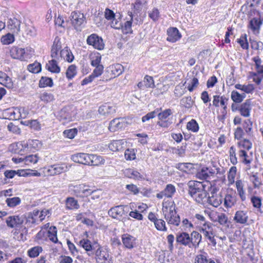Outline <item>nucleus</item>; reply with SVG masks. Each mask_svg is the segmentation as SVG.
Returning <instances> with one entry per match:
<instances>
[{
    "label": "nucleus",
    "instance_id": "1",
    "mask_svg": "<svg viewBox=\"0 0 263 263\" xmlns=\"http://www.w3.org/2000/svg\"><path fill=\"white\" fill-rule=\"evenodd\" d=\"M187 185L189 186L188 192L191 196L198 203L204 204L206 201L208 193L205 190V185L202 182L191 180Z\"/></svg>",
    "mask_w": 263,
    "mask_h": 263
},
{
    "label": "nucleus",
    "instance_id": "2",
    "mask_svg": "<svg viewBox=\"0 0 263 263\" xmlns=\"http://www.w3.org/2000/svg\"><path fill=\"white\" fill-rule=\"evenodd\" d=\"M162 212L164 218L169 224L178 226L180 218L176 210V205L174 202H163Z\"/></svg>",
    "mask_w": 263,
    "mask_h": 263
},
{
    "label": "nucleus",
    "instance_id": "3",
    "mask_svg": "<svg viewBox=\"0 0 263 263\" xmlns=\"http://www.w3.org/2000/svg\"><path fill=\"white\" fill-rule=\"evenodd\" d=\"M41 145V142L37 140H28L26 144L24 145L21 143H17L11 144L10 146V149L15 153H19L17 151V148H19L20 146L22 147L33 148L34 149H37L39 148Z\"/></svg>",
    "mask_w": 263,
    "mask_h": 263
},
{
    "label": "nucleus",
    "instance_id": "4",
    "mask_svg": "<svg viewBox=\"0 0 263 263\" xmlns=\"http://www.w3.org/2000/svg\"><path fill=\"white\" fill-rule=\"evenodd\" d=\"M87 43L91 45L94 48L101 50L104 48V43L102 37L96 34H91L87 39Z\"/></svg>",
    "mask_w": 263,
    "mask_h": 263
},
{
    "label": "nucleus",
    "instance_id": "5",
    "mask_svg": "<svg viewBox=\"0 0 263 263\" xmlns=\"http://www.w3.org/2000/svg\"><path fill=\"white\" fill-rule=\"evenodd\" d=\"M84 20L85 18L83 13L79 12H72L71 13V23L77 31L81 30V26L83 24Z\"/></svg>",
    "mask_w": 263,
    "mask_h": 263
},
{
    "label": "nucleus",
    "instance_id": "6",
    "mask_svg": "<svg viewBox=\"0 0 263 263\" xmlns=\"http://www.w3.org/2000/svg\"><path fill=\"white\" fill-rule=\"evenodd\" d=\"M10 55L13 59L25 61L28 58L25 49L16 46L12 47L10 49Z\"/></svg>",
    "mask_w": 263,
    "mask_h": 263
},
{
    "label": "nucleus",
    "instance_id": "7",
    "mask_svg": "<svg viewBox=\"0 0 263 263\" xmlns=\"http://www.w3.org/2000/svg\"><path fill=\"white\" fill-rule=\"evenodd\" d=\"M23 215L9 216L6 221L7 225L11 228L19 227L23 225Z\"/></svg>",
    "mask_w": 263,
    "mask_h": 263
},
{
    "label": "nucleus",
    "instance_id": "8",
    "mask_svg": "<svg viewBox=\"0 0 263 263\" xmlns=\"http://www.w3.org/2000/svg\"><path fill=\"white\" fill-rule=\"evenodd\" d=\"M21 23L18 17H10L8 20L7 27L12 33H17L20 30Z\"/></svg>",
    "mask_w": 263,
    "mask_h": 263
},
{
    "label": "nucleus",
    "instance_id": "9",
    "mask_svg": "<svg viewBox=\"0 0 263 263\" xmlns=\"http://www.w3.org/2000/svg\"><path fill=\"white\" fill-rule=\"evenodd\" d=\"M211 196H209L206 199V201L215 208L219 206L223 200L222 196L220 194H217L214 189L211 192Z\"/></svg>",
    "mask_w": 263,
    "mask_h": 263
},
{
    "label": "nucleus",
    "instance_id": "10",
    "mask_svg": "<svg viewBox=\"0 0 263 263\" xmlns=\"http://www.w3.org/2000/svg\"><path fill=\"white\" fill-rule=\"evenodd\" d=\"M96 246V247H98V248L95 252V259L97 263L109 262L108 259L109 257L108 253L106 251L101 249V248L97 243Z\"/></svg>",
    "mask_w": 263,
    "mask_h": 263
},
{
    "label": "nucleus",
    "instance_id": "11",
    "mask_svg": "<svg viewBox=\"0 0 263 263\" xmlns=\"http://www.w3.org/2000/svg\"><path fill=\"white\" fill-rule=\"evenodd\" d=\"M175 193V186L172 184H168L162 191L156 194V197L159 199H162L164 197L172 198Z\"/></svg>",
    "mask_w": 263,
    "mask_h": 263
},
{
    "label": "nucleus",
    "instance_id": "12",
    "mask_svg": "<svg viewBox=\"0 0 263 263\" xmlns=\"http://www.w3.org/2000/svg\"><path fill=\"white\" fill-rule=\"evenodd\" d=\"M126 124L125 118H117L110 121L108 128L111 132H115L117 129L124 127Z\"/></svg>",
    "mask_w": 263,
    "mask_h": 263
},
{
    "label": "nucleus",
    "instance_id": "13",
    "mask_svg": "<svg viewBox=\"0 0 263 263\" xmlns=\"http://www.w3.org/2000/svg\"><path fill=\"white\" fill-rule=\"evenodd\" d=\"M123 71V66L120 64L110 65L106 69V72L110 74L111 78H115L120 76Z\"/></svg>",
    "mask_w": 263,
    "mask_h": 263
},
{
    "label": "nucleus",
    "instance_id": "14",
    "mask_svg": "<svg viewBox=\"0 0 263 263\" xmlns=\"http://www.w3.org/2000/svg\"><path fill=\"white\" fill-rule=\"evenodd\" d=\"M68 167L65 164H54L51 165L48 170L50 175H56L65 172L68 170Z\"/></svg>",
    "mask_w": 263,
    "mask_h": 263
},
{
    "label": "nucleus",
    "instance_id": "15",
    "mask_svg": "<svg viewBox=\"0 0 263 263\" xmlns=\"http://www.w3.org/2000/svg\"><path fill=\"white\" fill-rule=\"evenodd\" d=\"M167 37L166 40L167 41L172 43L176 42L181 37V35L177 28H170L167 31Z\"/></svg>",
    "mask_w": 263,
    "mask_h": 263
},
{
    "label": "nucleus",
    "instance_id": "16",
    "mask_svg": "<svg viewBox=\"0 0 263 263\" xmlns=\"http://www.w3.org/2000/svg\"><path fill=\"white\" fill-rule=\"evenodd\" d=\"M176 241L179 245L191 248L190 236L186 232L178 233L176 236Z\"/></svg>",
    "mask_w": 263,
    "mask_h": 263
},
{
    "label": "nucleus",
    "instance_id": "17",
    "mask_svg": "<svg viewBox=\"0 0 263 263\" xmlns=\"http://www.w3.org/2000/svg\"><path fill=\"white\" fill-rule=\"evenodd\" d=\"M89 155L85 153H78L71 156V160L76 163L88 165Z\"/></svg>",
    "mask_w": 263,
    "mask_h": 263
},
{
    "label": "nucleus",
    "instance_id": "18",
    "mask_svg": "<svg viewBox=\"0 0 263 263\" xmlns=\"http://www.w3.org/2000/svg\"><path fill=\"white\" fill-rule=\"evenodd\" d=\"M229 99L224 96H214L213 97V105L216 107L221 106L225 110L227 108Z\"/></svg>",
    "mask_w": 263,
    "mask_h": 263
},
{
    "label": "nucleus",
    "instance_id": "19",
    "mask_svg": "<svg viewBox=\"0 0 263 263\" xmlns=\"http://www.w3.org/2000/svg\"><path fill=\"white\" fill-rule=\"evenodd\" d=\"M202 236L199 233L195 231H193L190 236L191 248H198Z\"/></svg>",
    "mask_w": 263,
    "mask_h": 263
},
{
    "label": "nucleus",
    "instance_id": "20",
    "mask_svg": "<svg viewBox=\"0 0 263 263\" xmlns=\"http://www.w3.org/2000/svg\"><path fill=\"white\" fill-rule=\"evenodd\" d=\"M62 45L60 39L57 37L55 38L51 49V57L52 58H58L59 52L61 50Z\"/></svg>",
    "mask_w": 263,
    "mask_h": 263
},
{
    "label": "nucleus",
    "instance_id": "21",
    "mask_svg": "<svg viewBox=\"0 0 263 263\" xmlns=\"http://www.w3.org/2000/svg\"><path fill=\"white\" fill-rule=\"evenodd\" d=\"M123 244L127 249H132L136 243V238L128 234H124L122 236Z\"/></svg>",
    "mask_w": 263,
    "mask_h": 263
},
{
    "label": "nucleus",
    "instance_id": "22",
    "mask_svg": "<svg viewBox=\"0 0 263 263\" xmlns=\"http://www.w3.org/2000/svg\"><path fill=\"white\" fill-rule=\"evenodd\" d=\"M234 220L240 224H245L248 220V216L247 212L244 211H238L236 212Z\"/></svg>",
    "mask_w": 263,
    "mask_h": 263
},
{
    "label": "nucleus",
    "instance_id": "23",
    "mask_svg": "<svg viewBox=\"0 0 263 263\" xmlns=\"http://www.w3.org/2000/svg\"><path fill=\"white\" fill-rule=\"evenodd\" d=\"M0 84L9 89L13 87V83L11 79L2 71H0Z\"/></svg>",
    "mask_w": 263,
    "mask_h": 263
},
{
    "label": "nucleus",
    "instance_id": "24",
    "mask_svg": "<svg viewBox=\"0 0 263 263\" xmlns=\"http://www.w3.org/2000/svg\"><path fill=\"white\" fill-rule=\"evenodd\" d=\"M262 22L263 18L261 19V16L259 15V18L254 17L250 20L249 26L253 32H258L262 24Z\"/></svg>",
    "mask_w": 263,
    "mask_h": 263
},
{
    "label": "nucleus",
    "instance_id": "25",
    "mask_svg": "<svg viewBox=\"0 0 263 263\" xmlns=\"http://www.w3.org/2000/svg\"><path fill=\"white\" fill-rule=\"evenodd\" d=\"M158 260L161 263H174L173 255L168 252L162 251L159 253Z\"/></svg>",
    "mask_w": 263,
    "mask_h": 263
},
{
    "label": "nucleus",
    "instance_id": "26",
    "mask_svg": "<svg viewBox=\"0 0 263 263\" xmlns=\"http://www.w3.org/2000/svg\"><path fill=\"white\" fill-rule=\"evenodd\" d=\"M108 215L114 218H117L118 216H122L124 214L123 205H118L111 208L108 211Z\"/></svg>",
    "mask_w": 263,
    "mask_h": 263
},
{
    "label": "nucleus",
    "instance_id": "27",
    "mask_svg": "<svg viewBox=\"0 0 263 263\" xmlns=\"http://www.w3.org/2000/svg\"><path fill=\"white\" fill-rule=\"evenodd\" d=\"M89 161L88 164L89 165L98 166L104 163V159L100 156L94 154L89 155Z\"/></svg>",
    "mask_w": 263,
    "mask_h": 263
},
{
    "label": "nucleus",
    "instance_id": "28",
    "mask_svg": "<svg viewBox=\"0 0 263 263\" xmlns=\"http://www.w3.org/2000/svg\"><path fill=\"white\" fill-rule=\"evenodd\" d=\"M56 60L54 59L49 61L46 65V68L53 73H59L60 72V67L58 65Z\"/></svg>",
    "mask_w": 263,
    "mask_h": 263
},
{
    "label": "nucleus",
    "instance_id": "29",
    "mask_svg": "<svg viewBox=\"0 0 263 263\" xmlns=\"http://www.w3.org/2000/svg\"><path fill=\"white\" fill-rule=\"evenodd\" d=\"M98 111L100 115H111L115 112V109L114 107L105 104L99 107Z\"/></svg>",
    "mask_w": 263,
    "mask_h": 263
},
{
    "label": "nucleus",
    "instance_id": "30",
    "mask_svg": "<svg viewBox=\"0 0 263 263\" xmlns=\"http://www.w3.org/2000/svg\"><path fill=\"white\" fill-rule=\"evenodd\" d=\"M23 225L27 227H31L35 222V218H33L31 212L23 214Z\"/></svg>",
    "mask_w": 263,
    "mask_h": 263
},
{
    "label": "nucleus",
    "instance_id": "31",
    "mask_svg": "<svg viewBox=\"0 0 263 263\" xmlns=\"http://www.w3.org/2000/svg\"><path fill=\"white\" fill-rule=\"evenodd\" d=\"M24 109L21 107H11L3 111V114L5 115H22L24 114Z\"/></svg>",
    "mask_w": 263,
    "mask_h": 263
},
{
    "label": "nucleus",
    "instance_id": "32",
    "mask_svg": "<svg viewBox=\"0 0 263 263\" xmlns=\"http://www.w3.org/2000/svg\"><path fill=\"white\" fill-rule=\"evenodd\" d=\"M128 15L130 17V20L127 21L125 22L124 25H122L121 29L125 33H128L132 32V21L133 20V15L132 12H128Z\"/></svg>",
    "mask_w": 263,
    "mask_h": 263
},
{
    "label": "nucleus",
    "instance_id": "33",
    "mask_svg": "<svg viewBox=\"0 0 263 263\" xmlns=\"http://www.w3.org/2000/svg\"><path fill=\"white\" fill-rule=\"evenodd\" d=\"M251 109V102L247 100L241 104L240 108V112L241 115H250V111Z\"/></svg>",
    "mask_w": 263,
    "mask_h": 263
},
{
    "label": "nucleus",
    "instance_id": "34",
    "mask_svg": "<svg viewBox=\"0 0 263 263\" xmlns=\"http://www.w3.org/2000/svg\"><path fill=\"white\" fill-rule=\"evenodd\" d=\"M42 251L43 248L42 247L35 246L28 250L27 254L30 258H35L37 257Z\"/></svg>",
    "mask_w": 263,
    "mask_h": 263
},
{
    "label": "nucleus",
    "instance_id": "35",
    "mask_svg": "<svg viewBox=\"0 0 263 263\" xmlns=\"http://www.w3.org/2000/svg\"><path fill=\"white\" fill-rule=\"evenodd\" d=\"M66 208L69 210L78 209L80 205L78 202L73 197H68L66 201Z\"/></svg>",
    "mask_w": 263,
    "mask_h": 263
},
{
    "label": "nucleus",
    "instance_id": "36",
    "mask_svg": "<svg viewBox=\"0 0 263 263\" xmlns=\"http://www.w3.org/2000/svg\"><path fill=\"white\" fill-rule=\"evenodd\" d=\"M245 93H240L236 90H233L231 92V99L235 103H240L246 98Z\"/></svg>",
    "mask_w": 263,
    "mask_h": 263
},
{
    "label": "nucleus",
    "instance_id": "37",
    "mask_svg": "<svg viewBox=\"0 0 263 263\" xmlns=\"http://www.w3.org/2000/svg\"><path fill=\"white\" fill-rule=\"evenodd\" d=\"M173 114V112L171 109H166L162 111L161 108H157L146 115H171Z\"/></svg>",
    "mask_w": 263,
    "mask_h": 263
},
{
    "label": "nucleus",
    "instance_id": "38",
    "mask_svg": "<svg viewBox=\"0 0 263 263\" xmlns=\"http://www.w3.org/2000/svg\"><path fill=\"white\" fill-rule=\"evenodd\" d=\"M236 200L235 196L230 194H227L225 196L224 200V205L227 208H231L236 203Z\"/></svg>",
    "mask_w": 263,
    "mask_h": 263
},
{
    "label": "nucleus",
    "instance_id": "39",
    "mask_svg": "<svg viewBox=\"0 0 263 263\" xmlns=\"http://www.w3.org/2000/svg\"><path fill=\"white\" fill-rule=\"evenodd\" d=\"M80 246L87 252H90L95 249V247L91 245V242L88 239H83L80 241Z\"/></svg>",
    "mask_w": 263,
    "mask_h": 263
},
{
    "label": "nucleus",
    "instance_id": "40",
    "mask_svg": "<svg viewBox=\"0 0 263 263\" xmlns=\"http://www.w3.org/2000/svg\"><path fill=\"white\" fill-rule=\"evenodd\" d=\"M236 186L238 195L242 201H245L246 199L245 193L243 190V185L241 180H238L236 182Z\"/></svg>",
    "mask_w": 263,
    "mask_h": 263
},
{
    "label": "nucleus",
    "instance_id": "41",
    "mask_svg": "<svg viewBox=\"0 0 263 263\" xmlns=\"http://www.w3.org/2000/svg\"><path fill=\"white\" fill-rule=\"evenodd\" d=\"M53 85L52 79L46 77H42L39 82L40 87H45L47 86L52 87Z\"/></svg>",
    "mask_w": 263,
    "mask_h": 263
},
{
    "label": "nucleus",
    "instance_id": "42",
    "mask_svg": "<svg viewBox=\"0 0 263 263\" xmlns=\"http://www.w3.org/2000/svg\"><path fill=\"white\" fill-rule=\"evenodd\" d=\"M126 173L128 177L130 178L137 180H141L144 179L143 175L140 174V173L137 171H134L132 169H129L127 170Z\"/></svg>",
    "mask_w": 263,
    "mask_h": 263
},
{
    "label": "nucleus",
    "instance_id": "43",
    "mask_svg": "<svg viewBox=\"0 0 263 263\" xmlns=\"http://www.w3.org/2000/svg\"><path fill=\"white\" fill-rule=\"evenodd\" d=\"M28 70L33 73H37L41 71V64L38 62H34L29 64L27 67Z\"/></svg>",
    "mask_w": 263,
    "mask_h": 263
},
{
    "label": "nucleus",
    "instance_id": "44",
    "mask_svg": "<svg viewBox=\"0 0 263 263\" xmlns=\"http://www.w3.org/2000/svg\"><path fill=\"white\" fill-rule=\"evenodd\" d=\"M1 42L4 45H9L14 41V36L13 34L8 33L3 35L1 39Z\"/></svg>",
    "mask_w": 263,
    "mask_h": 263
},
{
    "label": "nucleus",
    "instance_id": "45",
    "mask_svg": "<svg viewBox=\"0 0 263 263\" xmlns=\"http://www.w3.org/2000/svg\"><path fill=\"white\" fill-rule=\"evenodd\" d=\"M77 74V67L75 65H70L66 71V75L68 79L71 80Z\"/></svg>",
    "mask_w": 263,
    "mask_h": 263
},
{
    "label": "nucleus",
    "instance_id": "46",
    "mask_svg": "<svg viewBox=\"0 0 263 263\" xmlns=\"http://www.w3.org/2000/svg\"><path fill=\"white\" fill-rule=\"evenodd\" d=\"M212 224L211 223H207L205 226H202L200 230V232H202L205 237H208L213 233L212 232Z\"/></svg>",
    "mask_w": 263,
    "mask_h": 263
},
{
    "label": "nucleus",
    "instance_id": "47",
    "mask_svg": "<svg viewBox=\"0 0 263 263\" xmlns=\"http://www.w3.org/2000/svg\"><path fill=\"white\" fill-rule=\"evenodd\" d=\"M21 199L18 197L8 198L6 199V202L7 205L10 208H13L21 203Z\"/></svg>",
    "mask_w": 263,
    "mask_h": 263
},
{
    "label": "nucleus",
    "instance_id": "48",
    "mask_svg": "<svg viewBox=\"0 0 263 263\" xmlns=\"http://www.w3.org/2000/svg\"><path fill=\"white\" fill-rule=\"evenodd\" d=\"M123 140H115L108 145L109 149L114 152L118 151L121 148V145L123 143Z\"/></svg>",
    "mask_w": 263,
    "mask_h": 263
},
{
    "label": "nucleus",
    "instance_id": "49",
    "mask_svg": "<svg viewBox=\"0 0 263 263\" xmlns=\"http://www.w3.org/2000/svg\"><path fill=\"white\" fill-rule=\"evenodd\" d=\"M86 186L84 184H78L73 186V191L75 195L77 196L82 197V194Z\"/></svg>",
    "mask_w": 263,
    "mask_h": 263
},
{
    "label": "nucleus",
    "instance_id": "50",
    "mask_svg": "<svg viewBox=\"0 0 263 263\" xmlns=\"http://www.w3.org/2000/svg\"><path fill=\"white\" fill-rule=\"evenodd\" d=\"M181 105L185 108H191L193 105V101L191 97L183 98L181 100Z\"/></svg>",
    "mask_w": 263,
    "mask_h": 263
},
{
    "label": "nucleus",
    "instance_id": "51",
    "mask_svg": "<svg viewBox=\"0 0 263 263\" xmlns=\"http://www.w3.org/2000/svg\"><path fill=\"white\" fill-rule=\"evenodd\" d=\"M159 121H158V124L161 127H167L171 124V121L167 118L168 116H159Z\"/></svg>",
    "mask_w": 263,
    "mask_h": 263
},
{
    "label": "nucleus",
    "instance_id": "52",
    "mask_svg": "<svg viewBox=\"0 0 263 263\" xmlns=\"http://www.w3.org/2000/svg\"><path fill=\"white\" fill-rule=\"evenodd\" d=\"M187 128L193 132H197L199 129V126L197 122L195 120H191L187 124Z\"/></svg>",
    "mask_w": 263,
    "mask_h": 263
},
{
    "label": "nucleus",
    "instance_id": "53",
    "mask_svg": "<svg viewBox=\"0 0 263 263\" xmlns=\"http://www.w3.org/2000/svg\"><path fill=\"white\" fill-rule=\"evenodd\" d=\"M156 228L159 231H166L165 222L161 219H158L154 223Z\"/></svg>",
    "mask_w": 263,
    "mask_h": 263
},
{
    "label": "nucleus",
    "instance_id": "54",
    "mask_svg": "<svg viewBox=\"0 0 263 263\" xmlns=\"http://www.w3.org/2000/svg\"><path fill=\"white\" fill-rule=\"evenodd\" d=\"M101 56L98 54L97 55H95L92 57L91 58V63L90 64L93 67L98 66L99 65H101Z\"/></svg>",
    "mask_w": 263,
    "mask_h": 263
},
{
    "label": "nucleus",
    "instance_id": "55",
    "mask_svg": "<svg viewBox=\"0 0 263 263\" xmlns=\"http://www.w3.org/2000/svg\"><path fill=\"white\" fill-rule=\"evenodd\" d=\"M196 177L201 180H208V175L205 167H202L200 171L198 172L196 174Z\"/></svg>",
    "mask_w": 263,
    "mask_h": 263
},
{
    "label": "nucleus",
    "instance_id": "56",
    "mask_svg": "<svg viewBox=\"0 0 263 263\" xmlns=\"http://www.w3.org/2000/svg\"><path fill=\"white\" fill-rule=\"evenodd\" d=\"M251 201L253 204V206L256 209H260L261 205V198L253 196L251 198Z\"/></svg>",
    "mask_w": 263,
    "mask_h": 263
},
{
    "label": "nucleus",
    "instance_id": "57",
    "mask_svg": "<svg viewBox=\"0 0 263 263\" xmlns=\"http://www.w3.org/2000/svg\"><path fill=\"white\" fill-rule=\"evenodd\" d=\"M230 161L233 164H236L237 163V158L236 157L235 148L232 146L229 151Z\"/></svg>",
    "mask_w": 263,
    "mask_h": 263
},
{
    "label": "nucleus",
    "instance_id": "58",
    "mask_svg": "<svg viewBox=\"0 0 263 263\" xmlns=\"http://www.w3.org/2000/svg\"><path fill=\"white\" fill-rule=\"evenodd\" d=\"M243 128L245 129L247 133L249 134L252 128V122L250 119H246L243 121Z\"/></svg>",
    "mask_w": 263,
    "mask_h": 263
},
{
    "label": "nucleus",
    "instance_id": "59",
    "mask_svg": "<svg viewBox=\"0 0 263 263\" xmlns=\"http://www.w3.org/2000/svg\"><path fill=\"white\" fill-rule=\"evenodd\" d=\"M144 82L147 88H153L154 87V81L152 77L146 75L144 79Z\"/></svg>",
    "mask_w": 263,
    "mask_h": 263
},
{
    "label": "nucleus",
    "instance_id": "60",
    "mask_svg": "<svg viewBox=\"0 0 263 263\" xmlns=\"http://www.w3.org/2000/svg\"><path fill=\"white\" fill-rule=\"evenodd\" d=\"M95 67V68L93 69L91 74L96 78L100 76L102 74L104 70V66L103 65H101Z\"/></svg>",
    "mask_w": 263,
    "mask_h": 263
},
{
    "label": "nucleus",
    "instance_id": "61",
    "mask_svg": "<svg viewBox=\"0 0 263 263\" xmlns=\"http://www.w3.org/2000/svg\"><path fill=\"white\" fill-rule=\"evenodd\" d=\"M77 134V130L76 128L65 130L63 132L64 135L69 139H73Z\"/></svg>",
    "mask_w": 263,
    "mask_h": 263
},
{
    "label": "nucleus",
    "instance_id": "62",
    "mask_svg": "<svg viewBox=\"0 0 263 263\" xmlns=\"http://www.w3.org/2000/svg\"><path fill=\"white\" fill-rule=\"evenodd\" d=\"M149 17L154 21L158 20L159 17V12L158 9L154 8L152 11L148 13Z\"/></svg>",
    "mask_w": 263,
    "mask_h": 263
},
{
    "label": "nucleus",
    "instance_id": "63",
    "mask_svg": "<svg viewBox=\"0 0 263 263\" xmlns=\"http://www.w3.org/2000/svg\"><path fill=\"white\" fill-rule=\"evenodd\" d=\"M238 144L240 146L247 150H249L252 147V143L249 140L243 139L239 142Z\"/></svg>",
    "mask_w": 263,
    "mask_h": 263
},
{
    "label": "nucleus",
    "instance_id": "64",
    "mask_svg": "<svg viewBox=\"0 0 263 263\" xmlns=\"http://www.w3.org/2000/svg\"><path fill=\"white\" fill-rule=\"evenodd\" d=\"M228 220V217L224 213H220L217 216V221L221 224H226Z\"/></svg>",
    "mask_w": 263,
    "mask_h": 263
}]
</instances>
